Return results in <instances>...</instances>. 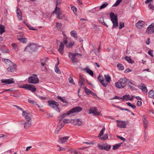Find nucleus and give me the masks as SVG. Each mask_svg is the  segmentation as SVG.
<instances>
[{
    "label": "nucleus",
    "instance_id": "nucleus-18",
    "mask_svg": "<svg viewBox=\"0 0 154 154\" xmlns=\"http://www.w3.org/2000/svg\"><path fill=\"white\" fill-rule=\"evenodd\" d=\"M64 48V45L63 44V42H60L58 51L61 54H62L63 53Z\"/></svg>",
    "mask_w": 154,
    "mask_h": 154
},
{
    "label": "nucleus",
    "instance_id": "nucleus-7",
    "mask_svg": "<svg viewBox=\"0 0 154 154\" xmlns=\"http://www.w3.org/2000/svg\"><path fill=\"white\" fill-rule=\"evenodd\" d=\"M89 113H92L94 115L100 116L101 115L100 112H98V110L96 107H93L90 109Z\"/></svg>",
    "mask_w": 154,
    "mask_h": 154
},
{
    "label": "nucleus",
    "instance_id": "nucleus-10",
    "mask_svg": "<svg viewBox=\"0 0 154 154\" xmlns=\"http://www.w3.org/2000/svg\"><path fill=\"white\" fill-rule=\"evenodd\" d=\"M148 34H152L154 33V23H152L149 25L146 30Z\"/></svg>",
    "mask_w": 154,
    "mask_h": 154
},
{
    "label": "nucleus",
    "instance_id": "nucleus-28",
    "mask_svg": "<svg viewBox=\"0 0 154 154\" xmlns=\"http://www.w3.org/2000/svg\"><path fill=\"white\" fill-rule=\"evenodd\" d=\"M148 97L149 98H154V91L153 90H151L149 91Z\"/></svg>",
    "mask_w": 154,
    "mask_h": 154
},
{
    "label": "nucleus",
    "instance_id": "nucleus-33",
    "mask_svg": "<svg viewBox=\"0 0 154 154\" xmlns=\"http://www.w3.org/2000/svg\"><path fill=\"white\" fill-rule=\"evenodd\" d=\"M118 20L116 21H112V22L113 23V25L112 26V29L114 28L117 26L118 25Z\"/></svg>",
    "mask_w": 154,
    "mask_h": 154
},
{
    "label": "nucleus",
    "instance_id": "nucleus-32",
    "mask_svg": "<svg viewBox=\"0 0 154 154\" xmlns=\"http://www.w3.org/2000/svg\"><path fill=\"white\" fill-rule=\"evenodd\" d=\"M74 43L73 41H71L68 44L65 45L66 48H72L74 45Z\"/></svg>",
    "mask_w": 154,
    "mask_h": 154
},
{
    "label": "nucleus",
    "instance_id": "nucleus-41",
    "mask_svg": "<svg viewBox=\"0 0 154 154\" xmlns=\"http://www.w3.org/2000/svg\"><path fill=\"white\" fill-rule=\"evenodd\" d=\"M117 67L120 70H123L124 69V67L120 63H118L117 64Z\"/></svg>",
    "mask_w": 154,
    "mask_h": 154
},
{
    "label": "nucleus",
    "instance_id": "nucleus-47",
    "mask_svg": "<svg viewBox=\"0 0 154 154\" xmlns=\"http://www.w3.org/2000/svg\"><path fill=\"white\" fill-rule=\"evenodd\" d=\"M122 0H117L116 3L113 5V6L116 7L122 2Z\"/></svg>",
    "mask_w": 154,
    "mask_h": 154
},
{
    "label": "nucleus",
    "instance_id": "nucleus-3",
    "mask_svg": "<svg viewBox=\"0 0 154 154\" xmlns=\"http://www.w3.org/2000/svg\"><path fill=\"white\" fill-rule=\"evenodd\" d=\"M127 81L125 78H121L118 82L115 83V85L119 89H122L125 86Z\"/></svg>",
    "mask_w": 154,
    "mask_h": 154
},
{
    "label": "nucleus",
    "instance_id": "nucleus-49",
    "mask_svg": "<svg viewBox=\"0 0 154 154\" xmlns=\"http://www.w3.org/2000/svg\"><path fill=\"white\" fill-rule=\"evenodd\" d=\"M55 72L57 73L60 74L61 71L60 69H59L58 67H55L54 68Z\"/></svg>",
    "mask_w": 154,
    "mask_h": 154
},
{
    "label": "nucleus",
    "instance_id": "nucleus-8",
    "mask_svg": "<svg viewBox=\"0 0 154 154\" xmlns=\"http://www.w3.org/2000/svg\"><path fill=\"white\" fill-rule=\"evenodd\" d=\"M116 122L117 123V126L121 128H125L126 127V123L125 121H122L117 120Z\"/></svg>",
    "mask_w": 154,
    "mask_h": 154
},
{
    "label": "nucleus",
    "instance_id": "nucleus-25",
    "mask_svg": "<svg viewBox=\"0 0 154 154\" xmlns=\"http://www.w3.org/2000/svg\"><path fill=\"white\" fill-rule=\"evenodd\" d=\"M22 114L23 116H24L25 119L31 117L29 116L30 114L26 111H23V113Z\"/></svg>",
    "mask_w": 154,
    "mask_h": 154
},
{
    "label": "nucleus",
    "instance_id": "nucleus-22",
    "mask_svg": "<svg viewBox=\"0 0 154 154\" xmlns=\"http://www.w3.org/2000/svg\"><path fill=\"white\" fill-rule=\"evenodd\" d=\"M110 16L111 17V21H116L118 20L117 16L115 15L113 13L111 12L110 14Z\"/></svg>",
    "mask_w": 154,
    "mask_h": 154
},
{
    "label": "nucleus",
    "instance_id": "nucleus-48",
    "mask_svg": "<svg viewBox=\"0 0 154 154\" xmlns=\"http://www.w3.org/2000/svg\"><path fill=\"white\" fill-rule=\"evenodd\" d=\"M57 98L58 99H59L61 100L63 102L65 103H67L68 102L65 100L63 99L60 96H58L57 97Z\"/></svg>",
    "mask_w": 154,
    "mask_h": 154
},
{
    "label": "nucleus",
    "instance_id": "nucleus-50",
    "mask_svg": "<svg viewBox=\"0 0 154 154\" xmlns=\"http://www.w3.org/2000/svg\"><path fill=\"white\" fill-rule=\"evenodd\" d=\"M26 26L28 27L29 28L30 30H37V29L36 28H34L33 27L30 26L29 25H28L27 24H26Z\"/></svg>",
    "mask_w": 154,
    "mask_h": 154
},
{
    "label": "nucleus",
    "instance_id": "nucleus-12",
    "mask_svg": "<svg viewBox=\"0 0 154 154\" xmlns=\"http://www.w3.org/2000/svg\"><path fill=\"white\" fill-rule=\"evenodd\" d=\"M1 81L2 83H5L7 84H10L14 82L13 78L8 79H2Z\"/></svg>",
    "mask_w": 154,
    "mask_h": 154
},
{
    "label": "nucleus",
    "instance_id": "nucleus-53",
    "mask_svg": "<svg viewBox=\"0 0 154 154\" xmlns=\"http://www.w3.org/2000/svg\"><path fill=\"white\" fill-rule=\"evenodd\" d=\"M119 29H122V28L125 26L124 23L123 22H120L119 24Z\"/></svg>",
    "mask_w": 154,
    "mask_h": 154
},
{
    "label": "nucleus",
    "instance_id": "nucleus-54",
    "mask_svg": "<svg viewBox=\"0 0 154 154\" xmlns=\"http://www.w3.org/2000/svg\"><path fill=\"white\" fill-rule=\"evenodd\" d=\"M69 82L71 84H72L73 85H75V83L74 82V81L72 78L70 77L69 79Z\"/></svg>",
    "mask_w": 154,
    "mask_h": 154
},
{
    "label": "nucleus",
    "instance_id": "nucleus-61",
    "mask_svg": "<svg viewBox=\"0 0 154 154\" xmlns=\"http://www.w3.org/2000/svg\"><path fill=\"white\" fill-rule=\"evenodd\" d=\"M65 148H63L61 147H60L58 149V151H65Z\"/></svg>",
    "mask_w": 154,
    "mask_h": 154
},
{
    "label": "nucleus",
    "instance_id": "nucleus-43",
    "mask_svg": "<svg viewBox=\"0 0 154 154\" xmlns=\"http://www.w3.org/2000/svg\"><path fill=\"white\" fill-rule=\"evenodd\" d=\"M42 67V70L45 71L47 69L46 66L45 65V63H40Z\"/></svg>",
    "mask_w": 154,
    "mask_h": 154
},
{
    "label": "nucleus",
    "instance_id": "nucleus-14",
    "mask_svg": "<svg viewBox=\"0 0 154 154\" xmlns=\"http://www.w3.org/2000/svg\"><path fill=\"white\" fill-rule=\"evenodd\" d=\"M48 103H49V106L53 108L55 107L58 108V106H59L58 104L57 105V103L54 100L48 101Z\"/></svg>",
    "mask_w": 154,
    "mask_h": 154
},
{
    "label": "nucleus",
    "instance_id": "nucleus-15",
    "mask_svg": "<svg viewBox=\"0 0 154 154\" xmlns=\"http://www.w3.org/2000/svg\"><path fill=\"white\" fill-rule=\"evenodd\" d=\"M73 123L74 124L77 126H79L83 123V122L80 119H76L73 120Z\"/></svg>",
    "mask_w": 154,
    "mask_h": 154
},
{
    "label": "nucleus",
    "instance_id": "nucleus-31",
    "mask_svg": "<svg viewBox=\"0 0 154 154\" xmlns=\"http://www.w3.org/2000/svg\"><path fill=\"white\" fill-rule=\"evenodd\" d=\"M104 77L106 82L107 83L111 81V77L108 75H105Z\"/></svg>",
    "mask_w": 154,
    "mask_h": 154
},
{
    "label": "nucleus",
    "instance_id": "nucleus-2",
    "mask_svg": "<svg viewBox=\"0 0 154 154\" xmlns=\"http://www.w3.org/2000/svg\"><path fill=\"white\" fill-rule=\"evenodd\" d=\"M82 109L81 107L79 106H76L72 108L67 113H64L60 116L63 119L67 116L74 112H79L81 111Z\"/></svg>",
    "mask_w": 154,
    "mask_h": 154
},
{
    "label": "nucleus",
    "instance_id": "nucleus-42",
    "mask_svg": "<svg viewBox=\"0 0 154 154\" xmlns=\"http://www.w3.org/2000/svg\"><path fill=\"white\" fill-rule=\"evenodd\" d=\"M84 88L85 92L86 93V94H89V93L90 94L91 92V90L85 87H84Z\"/></svg>",
    "mask_w": 154,
    "mask_h": 154
},
{
    "label": "nucleus",
    "instance_id": "nucleus-20",
    "mask_svg": "<svg viewBox=\"0 0 154 154\" xmlns=\"http://www.w3.org/2000/svg\"><path fill=\"white\" fill-rule=\"evenodd\" d=\"M144 22L143 21H139L136 24V26L138 29H140L142 27L143 25H144Z\"/></svg>",
    "mask_w": 154,
    "mask_h": 154
},
{
    "label": "nucleus",
    "instance_id": "nucleus-23",
    "mask_svg": "<svg viewBox=\"0 0 154 154\" xmlns=\"http://www.w3.org/2000/svg\"><path fill=\"white\" fill-rule=\"evenodd\" d=\"M143 122L144 125V127L145 129H146L147 126V125L148 123V121L145 115H144L143 116Z\"/></svg>",
    "mask_w": 154,
    "mask_h": 154
},
{
    "label": "nucleus",
    "instance_id": "nucleus-34",
    "mask_svg": "<svg viewBox=\"0 0 154 154\" xmlns=\"http://www.w3.org/2000/svg\"><path fill=\"white\" fill-rule=\"evenodd\" d=\"M13 48L16 51H18V45L17 44L12 43L11 44Z\"/></svg>",
    "mask_w": 154,
    "mask_h": 154
},
{
    "label": "nucleus",
    "instance_id": "nucleus-44",
    "mask_svg": "<svg viewBox=\"0 0 154 154\" xmlns=\"http://www.w3.org/2000/svg\"><path fill=\"white\" fill-rule=\"evenodd\" d=\"M105 130V128H104L100 131L99 136V137H100V138H101V136L103 135Z\"/></svg>",
    "mask_w": 154,
    "mask_h": 154
},
{
    "label": "nucleus",
    "instance_id": "nucleus-51",
    "mask_svg": "<svg viewBox=\"0 0 154 154\" xmlns=\"http://www.w3.org/2000/svg\"><path fill=\"white\" fill-rule=\"evenodd\" d=\"M48 58L45 57L41 59L40 60V63H45L46 62V61Z\"/></svg>",
    "mask_w": 154,
    "mask_h": 154
},
{
    "label": "nucleus",
    "instance_id": "nucleus-45",
    "mask_svg": "<svg viewBox=\"0 0 154 154\" xmlns=\"http://www.w3.org/2000/svg\"><path fill=\"white\" fill-rule=\"evenodd\" d=\"M108 138V135L107 134H105L103 136V137L100 138V139L102 140H106Z\"/></svg>",
    "mask_w": 154,
    "mask_h": 154
},
{
    "label": "nucleus",
    "instance_id": "nucleus-29",
    "mask_svg": "<svg viewBox=\"0 0 154 154\" xmlns=\"http://www.w3.org/2000/svg\"><path fill=\"white\" fill-rule=\"evenodd\" d=\"M0 49L2 52L3 53H9V50L7 49L5 46L1 47Z\"/></svg>",
    "mask_w": 154,
    "mask_h": 154
},
{
    "label": "nucleus",
    "instance_id": "nucleus-52",
    "mask_svg": "<svg viewBox=\"0 0 154 154\" xmlns=\"http://www.w3.org/2000/svg\"><path fill=\"white\" fill-rule=\"evenodd\" d=\"M79 78V82H84V79L82 77V75H80Z\"/></svg>",
    "mask_w": 154,
    "mask_h": 154
},
{
    "label": "nucleus",
    "instance_id": "nucleus-1",
    "mask_svg": "<svg viewBox=\"0 0 154 154\" xmlns=\"http://www.w3.org/2000/svg\"><path fill=\"white\" fill-rule=\"evenodd\" d=\"M68 57L70 58L72 63H74L79 62L80 59L82 57V56L79 53H73L69 52L68 53Z\"/></svg>",
    "mask_w": 154,
    "mask_h": 154
},
{
    "label": "nucleus",
    "instance_id": "nucleus-64",
    "mask_svg": "<svg viewBox=\"0 0 154 154\" xmlns=\"http://www.w3.org/2000/svg\"><path fill=\"white\" fill-rule=\"evenodd\" d=\"M135 84V83L134 82H128V86L131 85H134Z\"/></svg>",
    "mask_w": 154,
    "mask_h": 154
},
{
    "label": "nucleus",
    "instance_id": "nucleus-63",
    "mask_svg": "<svg viewBox=\"0 0 154 154\" xmlns=\"http://www.w3.org/2000/svg\"><path fill=\"white\" fill-rule=\"evenodd\" d=\"M63 42L64 43L65 45H67L68 43V41L67 39L66 38H65L63 40Z\"/></svg>",
    "mask_w": 154,
    "mask_h": 154
},
{
    "label": "nucleus",
    "instance_id": "nucleus-62",
    "mask_svg": "<svg viewBox=\"0 0 154 154\" xmlns=\"http://www.w3.org/2000/svg\"><path fill=\"white\" fill-rule=\"evenodd\" d=\"M71 9L73 10L74 12H76L77 11V9L75 6H72Z\"/></svg>",
    "mask_w": 154,
    "mask_h": 154
},
{
    "label": "nucleus",
    "instance_id": "nucleus-30",
    "mask_svg": "<svg viewBox=\"0 0 154 154\" xmlns=\"http://www.w3.org/2000/svg\"><path fill=\"white\" fill-rule=\"evenodd\" d=\"M64 125H63L61 122H59L57 127L56 129L58 131L61 129L64 126Z\"/></svg>",
    "mask_w": 154,
    "mask_h": 154
},
{
    "label": "nucleus",
    "instance_id": "nucleus-59",
    "mask_svg": "<svg viewBox=\"0 0 154 154\" xmlns=\"http://www.w3.org/2000/svg\"><path fill=\"white\" fill-rule=\"evenodd\" d=\"M137 105L138 106H140L142 105V101H138Z\"/></svg>",
    "mask_w": 154,
    "mask_h": 154
},
{
    "label": "nucleus",
    "instance_id": "nucleus-35",
    "mask_svg": "<svg viewBox=\"0 0 154 154\" xmlns=\"http://www.w3.org/2000/svg\"><path fill=\"white\" fill-rule=\"evenodd\" d=\"M99 22L101 23L103 25H105L106 27H108V26L104 22L103 18H102V17L100 18L99 20Z\"/></svg>",
    "mask_w": 154,
    "mask_h": 154
},
{
    "label": "nucleus",
    "instance_id": "nucleus-17",
    "mask_svg": "<svg viewBox=\"0 0 154 154\" xmlns=\"http://www.w3.org/2000/svg\"><path fill=\"white\" fill-rule=\"evenodd\" d=\"M98 79L104 87H106L108 85L107 83H104V79L103 77L101 76L100 75L98 77Z\"/></svg>",
    "mask_w": 154,
    "mask_h": 154
},
{
    "label": "nucleus",
    "instance_id": "nucleus-6",
    "mask_svg": "<svg viewBox=\"0 0 154 154\" xmlns=\"http://www.w3.org/2000/svg\"><path fill=\"white\" fill-rule=\"evenodd\" d=\"M21 88L30 90L32 92L35 91L36 90V88L34 85L30 84H27L24 85H23V86L21 87Z\"/></svg>",
    "mask_w": 154,
    "mask_h": 154
},
{
    "label": "nucleus",
    "instance_id": "nucleus-38",
    "mask_svg": "<svg viewBox=\"0 0 154 154\" xmlns=\"http://www.w3.org/2000/svg\"><path fill=\"white\" fill-rule=\"evenodd\" d=\"M125 59L129 63H132L134 62L130 57L128 56L125 57Z\"/></svg>",
    "mask_w": 154,
    "mask_h": 154
},
{
    "label": "nucleus",
    "instance_id": "nucleus-58",
    "mask_svg": "<svg viewBox=\"0 0 154 154\" xmlns=\"http://www.w3.org/2000/svg\"><path fill=\"white\" fill-rule=\"evenodd\" d=\"M13 106H14L16 107L17 108L20 110H21L22 111H23V109L18 106H17L16 105H13Z\"/></svg>",
    "mask_w": 154,
    "mask_h": 154
},
{
    "label": "nucleus",
    "instance_id": "nucleus-40",
    "mask_svg": "<svg viewBox=\"0 0 154 154\" xmlns=\"http://www.w3.org/2000/svg\"><path fill=\"white\" fill-rule=\"evenodd\" d=\"M108 4L107 2L104 3L102 5H101L100 7V9H101L105 8L108 5Z\"/></svg>",
    "mask_w": 154,
    "mask_h": 154
},
{
    "label": "nucleus",
    "instance_id": "nucleus-27",
    "mask_svg": "<svg viewBox=\"0 0 154 154\" xmlns=\"http://www.w3.org/2000/svg\"><path fill=\"white\" fill-rule=\"evenodd\" d=\"M2 61L6 64H8L9 65H11V64L13 63L10 60L8 59H2Z\"/></svg>",
    "mask_w": 154,
    "mask_h": 154
},
{
    "label": "nucleus",
    "instance_id": "nucleus-13",
    "mask_svg": "<svg viewBox=\"0 0 154 154\" xmlns=\"http://www.w3.org/2000/svg\"><path fill=\"white\" fill-rule=\"evenodd\" d=\"M60 11H57V13H55L57 15V17L59 19H63L64 20H67V18L65 17V16L63 14H60Z\"/></svg>",
    "mask_w": 154,
    "mask_h": 154
},
{
    "label": "nucleus",
    "instance_id": "nucleus-24",
    "mask_svg": "<svg viewBox=\"0 0 154 154\" xmlns=\"http://www.w3.org/2000/svg\"><path fill=\"white\" fill-rule=\"evenodd\" d=\"M83 70L85 71L86 72L92 76H93L94 75L93 72L91 70L88 68H84L83 69Z\"/></svg>",
    "mask_w": 154,
    "mask_h": 154
},
{
    "label": "nucleus",
    "instance_id": "nucleus-9",
    "mask_svg": "<svg viewBox=\"0 0 154 154\" xmlns=\"http://www.w3.org/2000/svg\"><path fill=\"white\" fill-rule=\"evenodd\" d=\"M62 2V0H56V8L53 11V13H56L57 11H60V8L58 7L59 6H60Z\"/></svg>",
    "mask_w": 154,
    "mask_h": 154
},
{
    "label": "nucleus",
    "instance_id": "nucleus-4",
    "mask_svg": "<svg viewBox=\"0 0 154 154\" xmlns=\"http://www.w3.org/2000/svg\"><path fill=\"white\" fill-rule=\"evenodd\" d=\"M27 81L28 83L33 84H36L39 82L37 75L35 74L29 77Z\"/></svg>",
    "mask_w": 154,
    "mask_h": 154
},
{
    "label": "nucleus",
    "instance_id": "nucleus-16",
    "mask_svg": "<svg viewBox=\"0 0 154 154\" xmlns=\"http://www.w3.org/2000/svg\"><path fill=\"white\" fill-rule=\"evenodd\" d=\"M69 137L65 136L63 137L59 138V142L61 143H65L67 142V140L69 139Z\"/></svg>",
    "mask_w": 154,
    "mask_h": 154
},
{
    "label": "nucleus",
    "instance_id": "nucleus-21",
    "mask_svg": "<svg viewBox=\"0 0 154 154\" xmlns=\"http://www.w3.org/2000/svg\"><path fill=\"white\" fill-rule=\"evenodd\" d=\"M32 121H26L24 124V128L25 129H28L31 125Z\"/></svg>",
    "mask_w": 154,
    "mask_h": 154
},
{
    "label": "nucleus",
    "instance_id": "nucleus-19",
    "mask_svg": "<svg viewBox=\"0 0 154 154\" xmlns=\"http://www.w3.org/2000/svg\"><path fill=\"white\" fill-rule=\"evenodd\" d=\"M138 88L142 90L143 91L145 92H147V90L145 85L143 84H141L140 85L138 86Z\"/></svg>",
    "mask_w": 154,
    "mask_h": 154
},
{
    "label": "nucleus",
    "instance_id": "nucleus-56",
    "mask_svg": "<svg viewBox=\"0 0 154 154\" xmlns=\"http://www.w3.org/2000/svg\"><path fill=\"white\" fill-rule=\"evenodd\" d=\"M27 100L29 103L32 104H34L35 103V102L33 100H32L30 99H28Z\"/></svg>",
    "mask_w": 154,
    "mask_h": 154
},
{
    "label": "nucleus",
    "instance_id": "nucleus-39",
    "mask_svg": "<svg viewBox=\"0 0 154 154\" xmlns=\"http://www.w3.org/2000/svg\"><path fill=\"white\" fill-rule=\"evenodd\" d=\"M74 31H72L70 32V34L73 37L76 39H77V34Z\"/></svg>",
    "mask_w": 154,
    "mask_h": 154
},
{
    "label": "nucleus",
    "instance_id": "nucleus-46",
    "mask_svg": "<svg viewBox=\"0 0 154 154\" xmlns=\"http://www.w3.org/2000/svg\"><path fill=\"white\" fill-rule=\"evenodd\" d=\"M126 104L128 106L131 107L133 109H135L136 107L135 105L131 104L130 102H127Z\"/></svg>",
    "mask_w": 154,
    "mask_h": 154
},
{
    "label": "nucleus",
    "instance_id": "nucleus-36",
    "mask_svg": "<svg viewBox=\"0 0 154 154\" xmlns=\"http://www.w3.org/2000/svg\"><path fill=\"white\" fill-rule=\"evenodd\" d=\"M5 27L2 25H0V34L1 35L5 32Z\"/></svg>",
    "mask_w": 154,
    "mask_h": 154
},
{
    "label": "nucleus",
    "instance_id": "nucleus-11",
    "mask_svg": "<svg viewBox=\"0 0 154 154\" xmlns=\"http://www.w3.org/2000/svg\"><path fill=\"white\" fill-rule=\"evenodd\" d=\"M11 66L7 68V70L10 72H13L15 71L16 67L17 65L13 63L11 64Z\"/></svg>",
    "mask_w": 154,
    "mask_h": 154
},
{
    "label": "nucleus",
    "instance_id": "nucleus-57",
    "mask_svg": "<svg viewBox=\"0 0 154 154\" xmlns=\"http://www.w3.org/2000/svg\"><path fill=\"white\" fill-rule=\"evenodd\" d=\"M117 137L118 138L120 139L121 140H123L124 141H125L126 140L125 139V138H123L122 137H121V136H119V135H117Z\"/></svg>",
    "mask_w": 154,
    "mask_h": 154
},
{
    "label": "nucleus",
    "instance_id": "nucleus-55",
    "mask_svg": "<svg viewBox=\"0 0 154 154\" xmlns=\"http://www.w3.org/2000/svg\"><path fill=\"white\" fill-rule=\"evenodd\" d=\"M153 50H149L148 51V54L151 57H153Z\"/></svg>",
    "mask_w": 154,
    "mask_h": 154
},
{
    "label": "nucleus",
    "instance_id": "nucleus-5",
    "mask_svg": "<svg viewBox=\"0 0 154 154\" xmlns=\"http://www.w3.org/2000/svg\"><path fill=\"white\" fill-rule=\"evenodd\" d=\"M97 146L100 150H104L107 151H109L111 147V145L107 143L103 144H98Z\"/></svg>",
    "mask_w": 154,
    "mask_h": 154
},
{
    "label": "nucleus",
    "instance_id": "nucleus-60",
    "mask_svg": "<svg viewBox=\"0 0 154 154\" xmlns=\"http://www.w3.org/2000/svg\"><path fill=\"white\" fill-rule=\"evenodd\" d=\"M148 7L150 9L152 10H154V6H153L152 5L149 4L148 5Z\"/></svg>",
    "mask_w": 154,
    "mask_h": 154
},
{
    "label": "nucleus",
    "instance_id": "nucleus-37",
    "mask_svg": "<svg viewBox=\"0 0 154 154\" xmlns=\"http://www.w3.org/2000/svg\"><path fill=\"white\" fill-rule=\"evenodd\" d=\"M121 146V144L118 143L115 144L113 146V150H116L119 148Z\"/></svg>",
    "mask_w": 154,
    "mask_h": 154
},
{
    "label": "nucleus",
    "instance_id": "nucleus-26",
    "mask_svg": "<svg viewBox=\"0 0 154 154\" xmlns=\"http://www.w3.org/2000/svg\"><path fill=\"white\" fill-rule=\"evenodd\" d=\"M20 42H22L23 43H26L27 42V38L24 36H22L20 38L18 39Z\"/></svg>",
    "mask_w": 154,
    "mask_h": 154
}]
</instances>
